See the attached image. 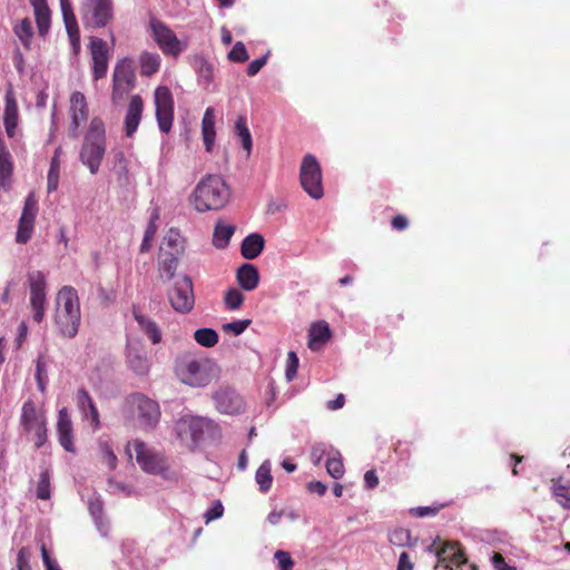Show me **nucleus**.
Masks as SVG:
<instances>
[{"label": "nucleus", "mask_w": 570, "mask_h": 570, "mask_svg": "<svg viewBox=\"0 0 570 570\" xmlns=\"http://www.w3.org/2000/svg\"><path fill=\"white\" fill-rule=\"evenodd\" d=\"M230 189L219 175H206L193 191V204L199 213L219 210L229 200Z\"/></svg>", "instance_id": "f257e3e1"}, {"label": "nucleus", "mask_w": 570, "mask_h": 570, "mask_svg": "<svg viewBox=\"0 0 570 570\" xmlns=\"http://www.w3.org/2000/svg\"><path fill=\"white\" fill-rule=\"evenodd\" d=\"M106 154V130L104 121L95 117L89 124L79 151V160L90 174L96 175Z\"/></svg>", "instance_id": "f03ea898"}, {"label": "nucleus", "mask_w": 570, "mask_h": 570, "mask_svg": "<svg viewBox=\"0 0 570 570\" xmlns=\"http://www.w3.org/2000/svg\"><path fill=\"white\" fill-rule=\"evenodd\" d=\"M219 367L209 358L186 356L177 364L180 380L190 386H206L218 376Z\"/></svg>", "instance_id": "7ed1b4c3"}, {"label": "nucleus", "mask_w": 570, "mask_h": 570, "mask_svg": "<svg viewBox=\"0 0 570 570\" xmlns=\"http://www.w3.org/2000/svg\"><path fill=\"white\" fill-rule=\"evenodd\" d=\"M126 406L145 431H151L160 420L159 404L141 393H132L126 397Z\"/></svg>", "instance_id": "20e7f679"}, {"label": "nucleus", "mask_w": 570, "mask_h": 570, "mask_svg": "<svg viewBox=\"0 0 570 570\" xmlns=\"http://www.w3.org/2000/svg\"><path fill=\"white\" fill-rule=\"evenodd\" d=\"M80 11L86 28H105L114 18L111 0H81Z\"/></svg>", "instance_id": "39448f33"}, {"label": "nucleus", "mask_w": 570, "mask_h": 570, "mask_svg": "<svg viewBox=\"0 0 570 570\" xmlns=\"http://www.w3.org/2000/svg\"><path fill=\"white\" fill-rule=\"evenodd\" d=\"M299 177L303 189L312 198L320 199L323 196L321 166L313 155L307 154L304 156Z\"/></svg>", "instance_id": "423d86ee"}, {"label": "nucleus", "mask_w": 570, "mask_h": 570, "mask_svg": "<svg viewBox=\"0 0 570 570\" xmlns=\"http://www.w3.org/2000/svg\"><path fill=\"white\" fill-rule=\"evenodd\" d=\"M212 421L198 416H184L176 423L177 436L187 445L195 446L203 438Z\"/></svg>", "instance_id": "0eeeda50"}, {"label": "nucleus", "mask_w": 570, "mask_h": 570, "mask_svg": "<svg viewBox=\"0 0 570 570\" xmlns=\"http://www.w3.org/2000/svg\"><path fill=\"white\" fill-rule=\"evenodd\" d=\"M171 307L181 314L189 313L195 305V295L191 279L183 276L177 279L168 293Z\"/></svg>", "instance_id": "6e6552de"}, {"label": "nucleus", "mask_w": 570, "mask_h": 570, "mask_svg": "<svg viewBox=\"0 0 570 570\" xmlns=\"http://www.w3.org/2000/svg\"><path fill=\"white\" fill-rule=\"evenodd\" d=\"M156 119L161 132H169L174 120V99L167 87H157L155 90Z\"/></svg>", "instance_id": "1a4fd4ad"}, {"label": "nucleus", "mask_w": 570, "mask_h": 570, "mask_svg": "<svg viewBox=\"0 0 570 570\" xmlns=\"http://www.w3.org/2000/svg\"><path fill=\"white\" fill-rule=\"evenodd\" d=\"M438 564L435 570L444 568L445 570H478L465 559L458 543H445L441 549L436 550Z\"/></svg>", "instance_id": "9d476101"}, {"label": "nucleus", "mask_w": 570, "mask_h": 570, "mask_svg": "<svg viewBox=\"0 0 570 570\" xmlns=\"http://www.w3.org/2000/svg\"><path fill=\"white\" fill-rule=\"evenodd\" d=\"M135 85V72L131 67L129 59L125 58L117 62L114 75H112V94L111 99L117 102L124 98V96Z\"/></svg>", "instance_id": "9b49d317"}, {"label": "nucleus", "mask_w": 570, "mask_h": 570, "mask_svg": "<svg viewBox=\"0 0 570 570\" xmlns=\"http://www.w3.org/2000/svg\"><path fill=\"white\" fill-rule=\"evenodd\" d=\"M150 29L155 41L165 55L176 57L185 50L183 42L164 22L153 19Z\"/></svg>", "instance_id": "f8f14e48"}, {"label": "nucleus", "mask_w": 570, "mask_h": 570, "mask_svg": "<svg viewBox=\"0 0 570 570\" xmlns=\"http://www.w3.org/2000/svg\"><path fill=\"white\" fill-rule=\"evenodd\" d=\"M30 285V305L33 311V320L40 323L45 316L46 305V279L40 271H35L28 275Z\"/></svg>", "instance_id": "ddd939ff"}, {"label": "nucleus", "mask_w": 570, "mask_h": 570, "mask_svg": "<svg viewBox=\"0 0 570 570\" xmlns=\"http://www.w3.org/2000/svg\"><path fill=\"white\" fill-rule=\"evenodd\" d=\"M134 448L136 460L142 470L157 473L166 468L165 458L160 453L147 448L144 442L135 441Z\"/></svg>", "instance_id": "4468645a"}, {"label": "nucleus", "mask_w": 570, "mask_h": 570, "mask_svg": "<svg viewBox=\"0 0 570 570\" xmlns=\"http://www.w3.org/2000/svg\"><path fill=\"white\" fill-rule=\"evenodd\" d=\"M89 49L92 59V76L95 80L101 79L108 70V49L105 40L91 37Z\"/></svg>", "instance_id": "2eb2a0df"}, {"label": "nucleus", "mask_w": 570, "mask_h": 570, "mask_svg": "<svg viewBox=\"0 0 570 570\" xmlns=\"http://www.w3.org/2000/svg\"><path fill=\"white\" fill-rule=\"evenodd\" d=\"M126 363L137 375H146L150 370V361L144 346L138 342L127 345Z\"/></svg>", "instance_id": "dca6fc26"}, {"label": "nucleus", "mask_w": 570, "mask_h": 570, "mask_svg": "<svg viewBox=\"0 0 570 570\" xmlns=\"http://www.w3.org/2000/svg\"><path fill=\"white\" fill-rule=\"evenodd\" d=\"M71 124L69 135L73 138L78 137V128L82 121L88 118V108L85 96L79 92H72L70 97Z\"/></svg>", "instance_id": "f3484780"}, {"label": "nucleus", "mask_w": 570, "mask_h": 570, "mask_svg": "<svg viewBox=\"0 0 570 570\" xmlns=\"http://www.w3.org/2000/svg\"><path fill=\"white\" fill-rule=\"evenodd\" d=\"M46 421L47 416L45 410L38 407L32 399H28L23 402L20 414V424L26 432L31 433L33 426Z\"/></svg>", "instance_id": "a211bd4d"}, {"label": "nucleus", "mask_w": 570, "mask_h": 570, "mask_svg": "<svg viewBox=\"0 0 570 570\" xmlns=\"http://www.w3.org/2000/svg\"><path fill=\"white\" fill-rule=\"evenodd\" d=\"M56 313L81 316L77 291L71 286H63L57 295Z\"/></svg>", "instance_id": "6ab92c4d"}, {"label": "nucleus", "mask_w": 570, "mask_h": 570, "mask_svg": "<svg viewBox=\"0 0 570 570\" xmlns=\"http://www.w3.org/2000/svg\"><path fill=\"white\" fill-rule=\"evenodd\" d=\"M61 13L65 27L75 51L80 49V32L70 0H60Z\"/></svg>", "instance_id": "aec40b11"}, {"label": "nucleus", "mask_w": 570, "mask_h": 570, "mask_svg": "<svg viewBox=\"0 0 570 570\" xmlns=\"http://www.w3.org/2000/svg\"><path fill=\"white\" fill-rule=\"evenodd\" d=\"M57 433L60 445L67 452L73 453L72 422L66 407L60 409L58 412Z\"/></svg>", "instance_id": "412c9836"}, {"label": "nucleus", "mask_w": 570, "mask_h": 570, "mask_svg": "<svg viewBox=\"0 0 570 570\" xmlns=\"http://www.w3.org/2000/svg\"><path fill=\"white\" fill-rule=\"evenodd\" d=\"M142 99L140 96H132L125 116V131L127 137H131L136 131L141 120L142 114Z\"/></svg>", "instance_id": "4be33fe9"}, {"label": "nucleus", "mask_w": 570, "mask_h": 570, "mask_svg": "<svg viewBox=\"0 0 570 570\" xmlns=\"http://www.w3.org/2000/svg\"><path fill=\"white\" fill-rule=\"evenodd\" d=\"M215 402L217 409L227 414L238 413L243 406V400L230 390H219L216 392Z\"/></svg>", "instance_id": "5701e85b"}, {"label": "nucleus", "mask_w": 570, "mask_h": 570, "mask_svg": "<svg viewBox=\"0 0 570 570\" xmlns=\"http://www.w3.org/2000/svg\"><path fill=\"white\" fill-rule=\"evenodd\" d=\"M6 107L3 112V125L8 137L13 138L18 127V105L11 90H8L4 97Z\"/></svg>", "instance_id": "b1692460"}, {"label": "nucleus", "mask_w": 570, "mask_h": 570, "mask_svg": "<svg viewBox=\"0 0 570 570\" xmlns=\"http://www.w3.org/2000/svg\"><path fill=\"white\" fill-rule=\"evenodd\" d=\"M30 3L33 7L39 35L45 37L50 29L51 22V12L47 0H30Z\"/></svg>", "instance_id": "393cba45"}, {"label": "nucleus", "mask_w": 570, "mask_h": 570, "mask_svg": "<svg viewBox=\"0 0 570 570\" xmlns=\"http://www.w3.org/2000/svg\"><path fill=\"white\" fill-rule=\"evenodd\" d=\"M331 338V330L325 321L314 323L308 332V347L317 351Z\"/></svg>", "instance_id": "a878e982"}, {"label": "nucleus", "mask_w": 570, "mask_h": 570, "mask_svg": "<svg viewBox=\"0 0 570 570\" xmlns=\"http://www.w3.org/2000/svg\"><path fill=\"white\" fill-rule=\"evenodd\" d=\"M80 321L81 316L78 315L56 313V324L59 333L68 338H72L77 335Z\"/></svg>", "instance_id": "bb28decb"}, {"label": "nucleus", "mask_w": 570, "mask_h": 570, "mask_svg": "<svg viewBox=\"0 0 570 570\" xmlns=\"http://www.w3.org/2000/svg\"><path fill=\"white\" fill-rule=\"evenodd\" d=\"M179 259L173 252H159L158 272L160 278L164 281L171 279L176 274Z\"/></svg>", "instance_id": "cd10ccee"}, {"label": "nucleus", "mask_w": 570, "mask_h": 570, "mask_svg": "<svg viewBox=\"0 0 570 570\" xmlns=\"http://www.w3.org/2000/svg\"><path fill=\"white\" fill-rule=\"evenodd\" d=\"M237 282L239 286L245 291H253L257 287L259 282V275L257 268L252 264H243L237 269Z\"/></svg>", "instance_id": "c85d7f7f"}, {"label": "nucleus", "mask_w": 570, "mask_h": 570, "mask_svg": "<svg viewBox=\"0 0 570 570\" xmlns=\"http://www.w3.org/2000/svg\"><path fill=\"white\" fill-rule=\"evenodd\" d=\"M132 314L137 323L139 324L140 330L149 337L153 344H158L161 342V332L159 326L155 321L149 317L142 315L135 306L132 308Z\"/></svg>", "instance_id": "c756f323"}, {"label": "nucleus", "mask_w": 570, "mask_h": 570, "mask_svg": "<svg viewBox=\"0 0 570 570\" xmlns=\"http://www.w3.org/2000/svg\"><path fill=\"white\" fill-rule=\"evenodd\" d=\"M235 226L232 224H224L218 222L215 226L213 234V244L217 249H223L228 246L230 237L235 233Z\"/></svg>", "instance_id": "7c9ffc66"}, {"label": "nucleus", "mask_w": 570, "mask_h": 570, "mask_svg": "<svg viewBox=\"0 0 570 570\" xmlns=\"http://www.w3.org/2000/svg\"><path fill=\"white\" fill-rule=\"evenodd\" d=\"M551 490L556 501L564 509H570V481L560 478L553 481Z\"/></svg>", "instance_id": "2f4dec72"}, {"label": "nucleus", "mask_w": 570, "mask_h": 570, "mask_svg": "<svg viewBox=\"0 0 570 570\" xmlns=\"http://www.w3.org/2000/svg\"><path fill=\"white\" fill-rule=\"evenodd\" d=\"M235 135L239 138L242 147L249 155L253 147V140L250 131L247 127V120L245 116H238L234 127Z\"/></svg>", "instance_id": "473e14b6"}, {"label": "nucleus", "mask_w": 570, "mask_h": 570, "mask_svg": "<svg viewBox=\"0 0 570 570\" xmlns=\"http://www.w3.org/2000/svg\"><path fill=\"white\" fill-rule=\"evenodd\" d=\"M13 32L21 41L24 49L29 50L31 46V39L33 37V28L31 21L28 18L22 19L13 27Z\"/></svg>", "instance_id": "72a5a7b5"}, {"label": "nucleus", "mask_w": 570, "mask_h": 570, "mask_svg": "<svg viewBox=\"0 0 570 570\" xmlns=\"http://www.w3.org/2000/svg\"><path fill=\"white\" fill-rule=\"evenodd\" d=\"M271 470L269 461H264L256 471L255 480L259 485V491L263 493H267L272 488L273 476Z\"/></svg>", "instance_id": "f704fd0d"}, {"label": "nucleus", "mask_w": 570, "mask_h": 570, "mask_svg": "<svg viewBox=\"0 0 570 570\" xmlns=\"http://www.w3.org/2000/svg\"><path fill=\"white\" fill-rule=\"evenodd\" d=\"M160 66V56L158 53L144 52L140 56L141 75L151 76L156 73Z\"/></svg>", "instance_id": "c9c22d12"}, {"label": "nucleus", "mask_w": 570, "mask_h": 570, "mask_svg": "<svg viewBox=\"0 0 570 570\" xmlns=\"http://www.w3.org/2000/svg\"><path fill=\"white\" fill-rule=\"evenodd\" d=\"M194 340L204 347H213L218 343V333L209 327L195 331Z\"/></svg>", "instance_id": "e433bc0d"}, {"label": "nucleus", "mask_w": 570, "mask_h": 570, "mask_svg": "<svg viewBox=\"0 0 570 570\" xmlns=\"http://www.w3.org/2000/svg\"><path fill=\"white\" fill-rule=\"evenodd\" d=\"M158 219H159V209L154 208L153 213L150 215V218H149V223L145 230L144 238H142L139 249H149L150 248V246H151L150 240L155 237L157 228H158L157 224H156V222Z\"/></svg>", "instance_id": "4c0bfd02"}, {"label": "nucleus", "mask_w": 570, "mask_h": 570, "mask_svg": "<svg viewBox=\"0 0 570 570\" xmlns=\"http://www.w3.org/2000/svg\"><path fill=\"white\" fill-rule=\"evenodd\" d=\"M38 206L33 195L30 194L24 202L23 210L19 222L21 224L32 225L37 215Z\"/></svg>", "instance_id": "58836bf2"}, {"label": "nucleus", "mask_w": 570, "mask_h": 570, "mask_svg": "<svg viewBox=\"0 0 570 570\" xmlns=\"http://www.w3.org/2000/svg\"><path fill=\"white\" fill-rule=\"evenodd\" d=\"M325 466L327 473L334 479H341L344 475L345 469L338 452L335 456L328 458L326 460Z\"/></svg>", "instance_id": "ea45409f"}, {"label": "nucleus", "mask_w": 570, "mask_h": 570, "mask_svg": "<svg viewBox=\"0 0 570 570\" xmlns=\"http://www.w3.org/2000/svg\"><path fill=\"white\" fill-rule=\"evenodd\" d=\"M244 294L237 288H229L224 296V303L230 311L238 309L244 303Z\"/></svg>", "instance_id": "a19ab883"}, {"label": "nucleus", "mask_w": 570, "mask_h": 570, "mask_svg": "<svg viewBox=\"0 0 570 570\" xmlns=\"http://www.w3.org/2000/svg\"><path fill=\"white\" fill-rule=\"evenodd\" d=\"M50 473L45 470L40 473L39 482L37 485V498L40 500L50 499Z\"/></svg>", "instance_id": "79ce46f5"}, {"label": "nucleus", "mask_w": 570, "mask_h": 570, "mask_svg": "<svg viewBox=\"0 0 570 570\" xmlns=\"http://www.w3.org/2000/svg\"><path fill=\"white\" fill-rule=\"evenodd\" d=\"M265 239L259 233H252L246 236L240 245L239 249H264Z\"/></svg>", "instance_id": "37998d69"}, {"label": "nucleus", "mask_w": 570, "mask_h": 570, "mask_svg": "<svg viewBox=\"0 0 570 570\" xmlns=\"http://www.w3.org/2000/svg\"><path fill=\"white\" fill-rule=\"evenodd\" d=\"M411 539V533L406 529H394L389 533V541L399 547L405 546Z\"/></svg>", "instance_id": "c03bdc74"}, {"label": "nucleus", "mask_w": 570, "mask_h": 570, "mask_svg": "<svg viewBox=\"0 0 570 570\" xmlns=\"http://www.w3.org/2000/svg\"><path fill=\"white\" fill-rule=\"evenodd\" d=\"M248 58V52L242 41H237L228 52V59L234 62H245Z\"/></svg>", "instance_id": "a18cd8bd"}, {"label": "nucleus", "mask_w": 570, "mask_h": 570, "mask_svg": "<svg viewBox=\"0 0 570 570\" xmlns=\"http://www.w3.org/2000/svg\"><path fill=\"white\" fill-rule=\"evenodd\" d=\"M31 432H33L35 446L37 449L42 448L48 440L47 421L33 426Z\"/></svg>", "instance_id": "49530a36"}, {"label": "nucleus", "mask_w": 570, "mask_h": 570, "mask_svg": "<svg viewBox=\"0 0 570 570\" xmlns=\"http://www.w3.org/2000/svg\"><path fill=\"white\" fill-rule=\"evenodd\" d=\"M250 320H238L230 323H225L222 326V330L225 333H233L234 335H240L249 325Z\"/></svg>", "instance_id": "de8ad7c7"}, {"label": "nucleus", "mask_w": 570, "mask_h": 570, "mask_svg": "<svg viewBox=\"0 0 570 570\" xmlns=\"http://www.w3.org/2000/svg\"><path fill=\"white\" fill-rule=\"evenodd\" d=\"M47 371H46V364L42 360V357H38L36 363V381L38 384V389L41 393L46 391L47 385Z\"/></svg>", "instance_id": "09e8293b"}, {"label": "nucleus", "mask_w": 570, "mask_h": 570, "mask_svg": "<svg viewBox=\"0 0 570 570\" xmlns=\"http://www.w3.org/2000/svg\"><path fill=\"white\" fill-rule=\"evenodd\" d=\"M298 356L294 351L288 352L286 360L285 376L287 381H293L297 374Z\"/></svg>", "instance_id": "8fccbe9b"}, {"label": "nucleus", "mask_w": 570, "mask_h": 570, "mask_svg": "<svg viewBox=\"0 0 570 570\" xmlns=\"http://www.w3.org/2000/svg\"><path fill=\"white\" fill-rule=\"evenodd\" d=\"M216 132L215 130V111L213 107H208L203 116L202 120V135Z\"/></svg>", "instance_id": "3c124183"}, {"label": "nucleus", "mask_w": 570, "mask_h": 570, "mask_svg": "<svg viewBox=\"0 0 570 570\" xmlns=\"http://www.w3.org/2000/svg\"><path fill=\"white\" fill-rule=\"evenodd\" d=\"M60 168H57L56 161L50 164L48 176H47V189L48 193L57 190L59 185Z\"/></svg>", "instance_id": "603ef678"}, {"label": "nucleus", "mask_w": 570, "mask_h": 570, "mask_svg": "<svg viewBox=\"0 0 570 570\" xmlns=\"http://www.w3.org/2000/svg\"><path fill=\"white\" fill-rule=\"evenodd\" d=\"M77 405L79 410L82 412L83 416H88L87 409L94 404V400L89 395L88 391L85 389H79L76 395Z\"/></svg>", "instance_id": "864d4df0"}, {"label": "nucleus", "mask_w": 570, "mask_h": 570, "mask_svg": "<svg viewBox=\"0 0 570 570\" xmlns=\"http://www.w3.org/2000/svg\"><path fill=\"white\" fill-rule=\"evenodd\" d=\"M277 567L279 570H292L294 567V560L287 551L277 550L274 554Z\"/></svg>", "instance_id": "5fc2aeb1"}, {"label": "nucleus", "mask_w": 570, "mask_h": 570, "mask_svg": "<svg viewBox=\"0 0 570 570\" xmlns=\"http://www.w3.org/2000/svg\"><path fill=\"white\" fill-rule=\"evenodd\" d=\"M99 446L104 461L106 462L109 469L114 470L117 466V456L114 453L112 449L109 446L107 442H101Z\"/></svg>", "instance_id": "6e6d98bb"}, {"label": "nucleus", "mask_w": 570, "mask_h": 570, "mask_svg": "<svg viewBox=\"0 0 570 570\" xmlns=\"http://www.w3.org/2000/svg\"><path fill=\"white\" fill-rule=\"evenodd\" d=\"M444 507V504H436L432 507H417L412 509V514L417 518L432 517L439 513V511Z\"/></svg>", "instance_id": "4d7b16f0"}, {"label": "nucleus", "mask_w": 570, "mask_h": 570, "mask_svg": "<svg viewBox=\"0 0 570 570\" xmlns=\"http://www.w3.org/2000/svg\"><path fill=\"white\" fill-rule=\"evenodd\" d=\"M224 513V507L220 501H216L214 505L206 511L204 514L206 523H209L218 518H220Z\"/></svg>", "instance_id": "13d9d810"}, {"label": "nucleus", "mask_w": 570, "mask_h": 570, "mask_svg": "<svg viewBox=\"0 0 570 570\" xmlns=\"http://www.w3.org/2000/svg\"><path fill=\"white\" fill-rule=\"evenodd\" d=\"M183 238L178 229L170 228L164 237V244L168 247H178Z\"/></svg>", "instance_id": "bf43d9fd"}, {"label": "nucleus", "mask_w": 570, "mask_h": 570, "mask_svg": "<svg viewBox=\"0 0 570 570\" xmlns=\"http://www.w3.org/2000/svg\"><path fill=\"white\" fill-rule=\"evenodd\" d=\"M267 57H268V53L250 61L247 67V75L250 77L256 76L261 71V69L266 65Z\"/></svg>", "instance_id": "052dcab7"}, {"label": "nucleus", "mask_w": 570, "mask_h": 570, "mask_svg": "<svg viewBox=\"0 0 570 570\" xmlns=\"http://www.w3.org/2000/svg\"><path fill=\"white\" fill-rule=\"evenodd\" d=\"M492 564L495 570H517L514 567L509 566L505 562L503 556L499 552H494L492 557Z\"/></svg>", "instance_id": "680f3d73"}, {"label": "nucleus", "mask_w": 570, "mask_h": 570, "mask_svg": "<svg viewBox=\"0 0 570 570\" xmlns=\"http://www.w3.org/2000/svg\"><path fill=\"white\" fill-rule=\"evenodd\" d=\"M88 416H85L87 420H90L91 425L95 430H98L100 428V417L98 409L96 407L95 403L90 405L87 409Z\"/></svg>", "instance_id": "e2e57ef3"}, {"label": "nucleus", "mask_w": 570, "mask_h": 570, "mask_svg": "<svg viewBox=\"0 0 570 570\" xmlns=\"http://www.w3.org/2000/svg\"><path fill=\"white\" fill-rule=\"evenodd\" d=\"M31 227L32 225H28V224H21L19 222V229H18V233H17V242L18 243H26L29 237H30V233H31Z\"/></svg>", "instance_id": "0e129e2a"}, {"label": "nucleus", "mask_w": 570, "mask_h": 570, "mask_svg": "<svg viewBox=\"0 0 570 570\" xmlns=\"http://www.w3.org/2000/svg\"><path fill=\"white\" fill-rule=\"evenodd\" d=\"M394 451L400 455L401 460H409L410 444L407 442L399 441L394 446Z\"/></svg>", "instance_id": "69168bd1"}, {"label": "nucleus", "mask_w": 570, "mask_h": 570, "mask_svg": "<svg viewBox=\"0 0 570 570\" xmlns=\"http://www.w3.org/2000/svg\"><path fill=\"white\" fill-rule=\"evenodd\" d=\"M364 482L367 489L372 490L379 485V478L374 470H368L364 474Z\"/></svg>", "instance_id": "338daca9"}, {"label": "nucleus", "mask_w": 570, "mask_h": 570, "mask_svg": "<svg viewBox=\"0 0 570 570\" xmlns=\"http://www.w3.org/2000/svg\"><path fill=\"white\" fill-rule=\"evenodd\" d=\"M397 570H413V563L405 551L400 554Z\"/></svg>", "instance_id": "774afa93"}]
</instances>
